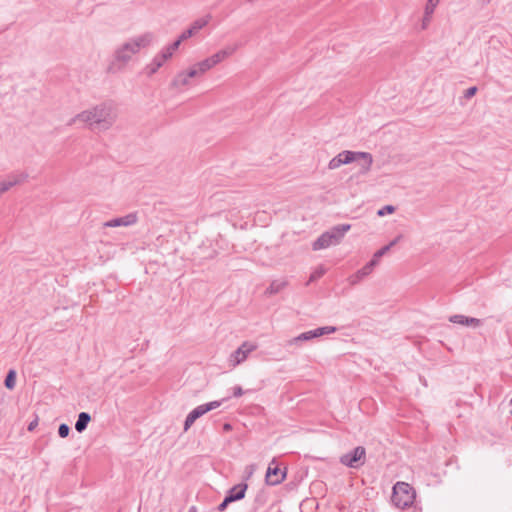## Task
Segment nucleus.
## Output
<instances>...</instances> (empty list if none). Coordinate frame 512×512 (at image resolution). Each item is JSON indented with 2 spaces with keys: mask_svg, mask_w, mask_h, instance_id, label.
<instances>
[{
  "mask_svg": "<svg viewBox=\"0 0 512 512\" xmlns=\"http://www.w3.org/2000/svg\"><path fill=\"white\" fill-rule=\"evenodd\" d=\"M286 477V472L282 471L275 461H272L266 472V483L268 485H278L280 484Z\"/></svg>",
  "mask_w": 512,
  "mask_h": 512,
  "instance_id": "nucleus-10",
  "label": "nucleus"
},
{
  "mask_svg": "<svg viewBox=\"0 0 512 512\" xmlns=\"http://www.w3.org/2000/svg\"><path fill=\"white\" fill-rule=\"evenodd\" d=\"M366 450L362 446H357L353 450L343 454L340 457V463L349 468L358 469L365 464Z\"/></svg>",
  "mask_w": 512,
  "mask_h": 512,
  "instance_id": "nucleus-6",
  "label": "nucleus"
},
{
  "mask_svg": "<svg viewBox=\"0 0 512 512\" xmlns=\"http://www.w3.org/2000/svg\"><path fill=\"white\" fill-rule=\"evenodd\" d=\"M439 4V2L437 1H434V0H427V3H426V6H425V12H424V17H423V28H426L427 24L430 22V19L435 11V8L437 7V5Z\"/></svg>",
  "mask_w": 512,
  "mask_h": 512,
  "instance_id": "nucleus-18",
  "label": "nucleus"
},
{
  "mask_svg": "<svg viewBox=\"0 0 512 512\" xmlns=\"http://www.w3.org/2000/svg\"><path fill=\"white\" fill-rule=\"evenodd\" d=\"M510 414L512 415V410H511Z\"/></svg>",
  "mask_w": 512,
  "mask_h": 512,
  "instance_id": "nucleus-41",
  "label": "nucleus"
},
{
  "mask_svg": "<svg viewBox=\"0 0 512 512\" xmlns=\"http://www.w3.org/2000/svg\"><path fill=\"white\" fill-rule=\"evenodd\" d=\"M137 214L129 213L123 217L111 219L104 223L105 227L131 226L137 222Z\"/></svg>",
  "mask_w": 512,
  "mask_h": 512,
  "instance_id": "nucleus-13",
  "label": "nucleus"
},
{
  "mask_svg": "<svg viewBox=\"0 0 512 512\" xmlns=\"http://www.w3.org/2000/svg\"><path fill=\"white\" fill-rule=\"evenodd\" d=\"M257 348V346L251 342L245 341L243 342L240 347H238L237 350H235L233 353H231L229 357V364L232 367H236L239 364L243 363L248 355L254 351Z\"/></svg>",
  "mask_w": 512,
  "mask_h": 512,
  "instance_id": "nucleus-9",
  "label": "nucleus"
},
{
  "mask_svg": "<svg viewBox=\"0 0 512 512\" xmlns=\"http://www.w3.org/2000/svg\"><path fill=\"white\" fill-rule=\"evenodd\" d=\"M314 331H315V334H317V337H320V336H323L326 334H331V333L336 332L337 328L335 326H324V327L316 328V329H314Z\"/></svg>",
  "mask_w": 512,
  "mask_h": 512,
  "instance_id": "nucleus-24",
  "label": "nucleus"
},
{
  "mask_svg": "<svg viewBox=\"0 0 512 512\" xmlns=\"http://www.w3.org/2000/svg\"><path fill=\"white\" fill-rule=\"evenodd\" d=\"M224 428H225L226 430H228V429H230V425H229V424H225V425H224Z\"/></svg>",
  "mask_w": 512,
  "mask_h": 512,
  "instance_id": "nucleus-38",
  "label": "nucleus"
},
{
  "mask_svg": "<svg viewBox=\"0 0 512 512\" xmlns=\"http://www.w3.org/2000/svg\"><path fill=\"white\" fill-rule=\"evenodd\" d=\"M230 503L232 502L225 496L224 500L218 505V511L223 512Z\"/></svg>",
  "mask_w": 512,
  "mask_h": 512,
  "instance_id": "nucleus-31",
  "label": "nucleus"
},
{
  "mask_svg": "<svg viewBox=\"0 0 512 512\" xmlns=\"http://www.w3.org/2000/svg\"><path fill=\"white\" fill-rule=\"evenodd\" d=\"M70 433V427L65 424V423H62L59 425L58 427V435L61 437V438H66Z\"/></svg>",
  "mask_w": 512,
  "mask_h": 512,
  "instance_id": "nucleus-28",
  "label": "nucleus"
},
{
  "mask_svg": "<svg viewBox=\"0 0 512 512\" xmlns=\"http://www.w3.org/2000/svg\"><path fill=\"white\" fill-rule=\"evenodd\" d=\"M491 0H482L483 3H489Z\"/></svg>",
  "mask_w": 512,
  "mask_h": 512,
  "instance_id": "nucleus-39",
  "label": "nucleus"
},
{
  "mask_svg": "<svg viewBox=\"0 0 512 512\" xmlns=\"http://www.w3.org/2000/svg\"><path fill=\"white\" fill-rule=\"evenodd\" d=\"M214 67L212 61L210 60V58H206L200 62H198L197 64L194 65L193 68H195L196 70H198V75L200 74H204L206 71L212 69Z\"/></svg>",
  "mask_w": 512,
  "mask_h": 512,
  "instance_id": "nucleus-20",
  "label": "nucleus"
},
{
  "mask_svg": "<svg viewBox=\"0 0 512 512\" xmlns=\"http://www.w3.org/2000/svg\"><path fill=\"white\" fill-rule=\"evenodd\" d=\"M198 76V70L191 68L189 71L179 72L173 79L171 85L176 89H180L183 86L189 84L191 78Z\"/></svg>",
  "mask_w": 512,
  "mask_h": 512,
  "instance_id": "nucleus-11",
  "label": "nucleus"
},
{
  "mask_svg": "<svg viewBox=\"0 0 512 512\" xmlns=\"http://www.w3.org/2000/svg\"><path fill=\"white\" fill-rule=\"evenodd\" d=\"M248 485L246 483H239L233 487H231L226 496L231 502L241 500L245 497L246 490Z\"/></svg>",
  "mask_w": 512,
  "mask_h": 512,
  "instance_id": "nucleus-15",
  "label": "nucleus"
},
{
  "mask_svg": "<svg viewBox=\"0 0 512 512\" xmlns=\"http://www.w3.org/2000/svg\"><path fill=\"white\" fill-rule=\"evenodd\" d=\"M116 119V112L112 103H102L90 110H85L73 117L68 125L74 124L76 121L86 123L92 129L107 130Z\"/></svg>",
  "mask_w": 512,
  "mask_h": 512,
  "instance_id": "nucleus-1",
  "label": "nucleus"
},
{
  "mask_svg": "<svg viewBox=\"0 0 512 512\" xmlns=\"http://www.w3.org/2000/svg\"><path fill=\"white\" fill-rule=\"evenodd\" d=\"M401 237H402L401 235H398V236H397L394 240H392V241H391L387 246H390V249H391L394 245H396V244L399 242V240L401 239Z\"/></svg>",
  "mask_w": 512,
  "mask_h": 512,
  "instance_id": "nucleus-35",
  "label": "nucleus"
},
{
  "mask_svg": "<svg viewBox=\"0 0 512 512\" xmlns=\"http://www.w3.org/2000/svg\"><path fill=\"white\" fill-rule=\"evenodd\" d=\"M38 426V417L32 420L28 425V431H33Z\"/></svg>",
  "mask_w": 512,
  "mask_h": 512,
  "instance_id": "nucleus-34",
  "label": "nucleus"
},
{
  "mask_svg": "<svg viewBox=\"0 0 512 512\" xmlns=\"http://www.w3.org/2000/svg\"><path fill=\"white\" fill-rule=\"evenodd\" d=\"M189 512H196L195 507H191V508L189 509Z\"/></svg>",
  "mask_w": 512,
  "mask_h": 512,
  "instance_id": "nucleus-37",
  "label": "nucleus"
},
{
  "mask_svg": "<svg viewBox=\"0 0 512 512\" xmlns=\"http://www.w3.org/2000/svg\"><path fill=\"white\" fill-rule=\"evenodd\" d=\"M314 338H317V334H315L314 330H309V331L303 332V333L299 334L298 336L292 338L288 343H289V345H297L300 342L310 341Z\"/></svg>",
  "mask_w": 512,
  "mask_h": 512,
  "instance_id": "nucleus-19",
  "label": "nucleus"
},
{
  "mask_svg": "<svg viewBox=\"0 0 512 512\" xmlns=\"http://www.w3.org/2000/svg\"><path fill=\"white\" fill-rule=\"evenodd\" d=\"M476 91H477V87H476V86L469 87V88L465 91L464 96H465L467 99H469V98H471L472 96H474V95H475Z\"/></svg>",
  "mask_w": 512,
  "mask_h": 512,
  "instance_id": "nucleus-32",
  "label": "nucleus"
},
{
  "mask_svg": "<svg viewBox=\"0 0 512 512\" xmlns=\"http://www.w3.org/2000/svg\"><path fill=\"white\" fill-rule=\"evenodd\" d=\"M510 404L512 405V397H511V400H510Z\"/></svg>",
  "mask_w": 512,
  "mask_h": 512,
  "instance_id": "nucleus-40",
  "label": "nucleus"
},
{
  "mask_svg": "<svg viewBox=\"0 0 512 512\" xmlns=\"http://www.w3.org/2000/svg\"><path fill=\"white\" fill-rule=\"evenodd\" d=\"M401 237H402L401 235H398V236H397L394 240H392V241H391L387 246H390V249H391L394 245H396V244L399 242V240L401 239Z\"/></svg>",
  "mask_w": 512,
  "mask_h": 512,
  "instance_id": "nucleus-36",
  "label": "nucleus"
},
{
  "mask_svg": "<svg viewBox=\"0 0 512 512\" xmlns=\"http://www.w3.org/2000/svg\"><path fill=\"white\" fill-rule=\"evenodd\" d=\"M91 421V416L87 412H81L78 415L77 421L75 423V430L79 433H82L86 430L89 422Z\"/></svg>",
  "mask_w": 512,
  "mask_h": 512,
  "instance_id": "nucleus-16",
  "label": "nucleus"
},
{
  "mask_svg": "<svg viewBox=\"0 0 512 512\" xmlns=\"http://www.w3.org/2000/svg\"><path fill=\"white\" fill-rule=\"evenodd\" d=\"M363 160L361 164V172L366 173L370 170L373 163V157L368 152H354L345 150L340 152L338 155L333 157L328 164V168L331 170L337 169L342 165L349 164L353 161Z\"/></svg>",
  "mask_w": 512,
  "mask_h": 512,
  "instance_id": "nucleus-4",
  "label": "nucleus"
},
{
  "mask_svg": "<svg viewBox=\"0 0 512 512\" xmlns=\"http://www.w3.org/2000/svg\"><path fill=\"white\" fill-rule=\"evenodd\" d=\"M324 274V270H317L315 272H313L311 275H310V278H309V281L307 284H309L310 282H313L315 280H317L318 278H320L322 275Z\"/></svg>",
  "mask_w": 512,
  "mask_h": 512,
  "instance_id": "nucleus-30",
  "label": "nucleus"
},
{
  "mask_svg": "<svg viewBox=\"0 0 512 512\" xmlns=\"http://www.w3.org/2000/svg\"><path fill=\"white\" fill-rule=\"evenodd\" d=\"M449 321L453 324H459L462 326H468V327H473V328H477V327L481 326V324H482V321L480 319L465 316L462 314L451 315L449 317Z\"/></svg>",
  "mask_w": 512,
  "mask_h": 512,
  "instance_id": "nucleus-12",
  "label": "nucleus"
},
{
  "mask_svg": "<svg viewBox=\"0 0 512 512\" xmlns=\"http://www.w3.org/2000/svg\"><path fill=\"white\" fill-rule=\"evenodd\" d=\"M16 384V371L11 369L8 371L5 380L4 385L7 389L12 390L15 387Z\"/></svg>",
  "mask_w": 512,
  "mask_h": 512,
  "instance_id": "nucleus-22",
  "label": "nucleus"
},
{
  "mask_svg": "<svg viewBox=\"0 0 512 512\" xmlns=\"http://www.w3.org/2000/svg\"><path fill=\"white\" fill-rule=\"evenodd\" d=\"M351 229L350 224H339L322 233L312 244L314 251L322 250L339 244Z\"/></svg>",
  "mask_w": 512,
  "mask_h": 512,
  "instance_id": "nucleus-5",
  "label": "nucleus"
},
{
  "mask_svg": "<svg viewBox=\"0 0 512 512\" xmlns=\"http://www.w3.org/2000/svg\"><path fill=\"white\" fill-rule=\"evenodd\" d=\"M394 211L395 207L393 205H385L377 211V215L379 217H383L385 215L392 214Z\"/></svg>",
  "mask_w": 512,
  "mask_h": 512,
  "instance_id": "nucleus-26",
  "label": "nucleus"
},
{
  "mask_svg": "<svg viewBox=\"0 0 512 512\" xmlns=\"http://www.w3.org/2000/svg\"><path fill=\"white\" fill-rule=\"evenodd\" d=\"M416 492L414 488L406 482H397L393 487L391 497L392 503L405 512H420V508L415 502Z\"/></svg>",
  "mask_w": 512,
  "mask_h": 512,
  "instance_id": "nucleus-3",
  "label": "nucleus"
},
{
  "mask_svg": "<svg viewBox=\"0 0 512 512\" xmlns=\"http://www.w3.org/2000/svg\"><path fill=\"white\" fill-rule=\"evenodd\" d=\"M288 282L285 279H277L273 280L269 287L266 289L265 293L267 295H274L279 293L281 290H283L287 286Z\"/></svg>",
  "mask_w": 512,
  "mask_h": 512,
  "instance_id": "nucleus-17",
  "label": "nucleus"
},
{
  "mask_svg": "<svg viewBox=\"0 0 512 512\" xmlns=\"http://www.w3.org/2000/svg\"><path fill=\"white\" fill-rule=\"evenodd\" d=\"M192 36H194L192 34V30L186 29L185 31H183L181 33V35L178 37L177 40H175L173 43L169 44L168 46L175 52L179 48L182 41L187 40L188 38H190Z\"/></svg>",
  "mask_w": 512,
  "mask_h": 512,
  "instance_id": "nucleus-21",
  "label": "nucleus"
},
{
  "mask_svg": "<svg viewBox=\"0 0 512 512\" xmlns=\"http://www.w3.org/2000/svg\"><path fill=\"white\" fill-rule=\"evenodd\" d=\"M377 265L375 260L371 259L364 267L359 269L360 275H363L364 277L368 276L374 269V267Z\"/></svg>",
  "mask_w": 512,
  "mask_h": 512,
  "instance_id": "nucleus-25",
  "label": "nucleus"
},
{
  "mask_svg": "<svg viewBox=\"0 0 512 512\" xmlns=\"http://www.w3.org/2000/svg\"><path fill=\"white\" fill-rule=\"evenodd\" d=\"M244 394L243 389L240 386L233 387V396L240 397Z\"/></svg>",
  "mask_w": 512,
  "mask_h": 512,
  "instance_id": "nucleus-33",
  "label": "nucleus"
},
{
  "mask_svg": "<svg viewBox=\"0 0 512 512\" xmlns=\"http://www.w3.org/2000/svg\"><path fill=\"white\" fill-rule=\"evenodd\" d=\"M238 47H239L238 45L227 46L224 49L219 50L218 52H216L215 54H213L209 58L212 61L213 65L216 66L217 64H219L220 62H222L226 58H228L231 55H233L235 53V51L238 49Z\"/></svg>",
  "mask_w": 512,
  "mask_h": 512,
  "instance_id": "nucleus-14",
  "label": "nucleus"
},
{
  "mask_svg": "<svg viewBox=\"0 0 512 512\" xmlns=\"http://www.w3.org/2000/svg\"><path fill=\"white\" fill-rule=\"evenodd\" d=\"M390 250V246H383L381 249H379L378 251H376L372 257L373 260H375V262L378 264L379 262V259L384 256L388 251Z\"/></svg>",
  "mask_w": 512,
  "mask_h": 512,
  "instance_id": "nucleus-27",
  "label": "nucleus"
},
{
  "mask_svg": "<svg viewBox=\"0 0 512 512\" xmlns=\"http://www.w3.org/2000/svg\"><path fill=\"white\" fill-rule=\"evenodd\" d=\"M222 404V401H211L205 404H201L197 407H195L192 411L189 412V414L186 416V419L184 421V431H188L189 428L193 425V423L208 413L209 411H212L218 407H220Z\"/></svg>",
  "mask_w": 512,
  "mask_h": 512,
  "instance_id": "nucleus-7",
  "label": "nucleus"
},
{
  "mask_svg": "<svg viewBox=\"0 0 512 512\" xmlns=\"http://www.w3.org/2000/svg\"><path fill=\"white\" fill-rule=\"evenodd\" d=\"M154 40L155 35L152 32H146L130 38L115 50L113 65H118L119 69L124 67L134 55L139 53L140 50L149 47Z\"/></svg>",
  "mask_w": 512,
  "mask_h": 512,
  "instance_id": "nucleus-2",
  "label": "nucleus"
},
{
  "mask_svg": "<svg viewBox=\"0 0 512 512\" xmlns=\"http://www.w3.org/2000/svg\"><path fill=\"white\" fill-rule=\"evenodd\" d=\"M363 278L365 277L363 275H360V272L357 271L355 274L351 275L348 280L351 285H355L359 283Z\"/></svg>",
  "mask_w": 512,
  "mask_h": 512,
  "instance_id": "nucleus-29",
  "label": "nucleus"
},
{
  "mask_svg": "<svg viewBox=\"0 0 512 512\" xmlns=\"http://www.w3.org/2000/svg\"><path fill=\"white\" fill-rule=\"evenodd\" d=\"M208 24L207 18L197 19L192 23V25L188 28V30H192V34L195 35L199 30L205 27Z\"/></svg>",
  "mask_w": 512,
  "mask_h": 512,
  "instance_id": "nucleus-23",
  "label": "nucleus"
},
{
  "mask_svg": "<svg viewBox=\"0 0 512 512\" xmlns=\"http://www.w3.org/2000/svg\"><path fill=\"white\" fill-rule=\"evenodd\" d=\"M173 54L174 51L168 45L165 46L153 57L151 62L145 66L144 72L148 76L155 74L164 65V63L173 56Z\"/></svg>",
  "mask_w": 512,
  "mask_h": 512,
  "instance_id": "nucleus-8",
  "label": "nucleus"
}]
</instances>
